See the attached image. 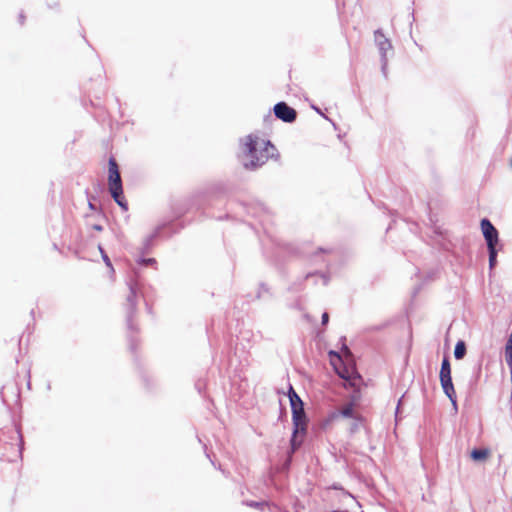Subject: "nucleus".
Wrapping results in <instances>:
<instances>
[{
  "label": "nucleus",
  "mask_w": 512,
  "mask_h": 512,
  "mask_svg": "<svg viewBox=\"0 0 512 512\" xmlns=\"http://www.w3.org/2000/svg\"><path fill=\"white\" fill-rule=\"evenodd\" d=\"M292 410V422H293V434L291 438L292 451H295L303 442L307 426L308 419L304 410V407H298Z\"/></svg>",
  "instance_id": "obj_4"
},
{
  "label": "nucleus",
  "mask_w": 512,
  "mask_h": 512,
  "mask_svg": "<svg viewBox=\"0 0 512 512\" xmlns=\"http://www.w3.org/2000/svg\"><path fill=\"white\" fill-rule=\"evenodd\" d=\"M329 321V314L327 312H324L322 314V324L326 325Z\"/></svg>",
  "instance_id": "obj_14"
},
{
  "label": "nucleus",
  "mask_w": 512,
  "mask_h": 512,
  "mask_svg": "<svg viewBox=\"0 0 512 512\" xmlns=\"http://www.w3.org/2000/svg\"><path fill=\"white\" fill-rule=\"evenodd\" d=\"M135 296V292L133 290H131V297H134Z\"/></svg>",
  "instance_id": "obj_18"
},
{
  "label": "nucleus",
  "mask_w": 512,
  "mask_h": 512,
  "mask_svg": "<svg viewBox=\"0 0 512 512\" xmlns=\"http://www.w3.org/2000/svg\"><path fill=\"white\" fill-rule=\"evenodd\" d=\"M440 382L444 393L453 403H455L456 392L452 383L450 362L447 357H445L442 361L440 369Z\"/></svg>",
  "instance_id": "obj_5"
},
{
  "label": "nucleus",
  "mask_w": 512,
  "mask_h": 512,
  "mask_svg": "<svg viewBox=\"0 0 512 512\" xmlns=\"http://www.w3.org/2000/svg\"><path fill=\"white\" fill-rule=\"evenodd\" d=\"M288 396H289V400H290L291 409H295L298 407H304V404H303L301 398L295 392L293 387H290Z\"/></svg>",
  "instance_id": "obj_11"
},
{
  "label": "nucleus",
  "mask_w": 512,
  "mask_h": 512,
  "mask_svg": "<svg viewBox=\"0 0 512 512\" xmlns=\"http://www.w3.org/2000/svg\"><path fill=\"white\" fill-rule=\"evenodd\" d=\"M16 440L17 443L11 444L12 455L3 454V458L7 461L12 462L22 458V438L18 432L16 433Z\"/></svg>",
  "instance_id": "obj_8"
},
{
  "label": "nucleus",
  "mask_w": 512,
  "mask_h": 512,
  "mask_svg": "<svg viewBox=\"0 0 512 512\" xmlns=\"http://www.w3.org/2000/svg\"><path fill=\"white\" fill-rule=\"evenodd\" d=\"M274 113L278 119L288 123L293 122L297 117L295 109L288 106L285 102L277 103L274 106Z\"/></svg>",
  "instance_id": "obj_6"
},
{
  "label": "nucleus",
  "mask_w": 512,
  "mask_h": 512,
  "mask_svg": "<svg viewBox=\"0 0 512 512\" xmlns=\"http://www.w3.org/2000/svg\"><path fill=\"white\" fill-rule=\"evenodd\" d=\"M288 396H289V400H290L291 409H295L298 407H304V404H303L301 398L295 392L293 387H290Z\"/></svg>",
  "instance_id": "obj_10"
},
{
  "label": "nucleus",
  "mask_w": 512,
  "mask_h": 512,
  "mask_svg": "<svg viewBox=\"0 0 512 512\" xmlns=\"http://www.w3.org/2000/svg\"><path fill=\"white\" fill-rule=\"evenodd\" d=\"M19 21H20V23H21V24H23V23H24V21H25V16H24L23 14H20V15H19Z\"/></svg>",
  "instance_id": "obj_15"
},
{
  "label": "nucleus",
  "mask_w": 512,
  "mask_h": 512,
  "mask_svg": "<svg viewBox=\"0 0 512 512\" xmlns=\"http://www.w3.org/2000/svg\"><path fill=\"white\" fill-rule=\"evenodd\" d=\"M466 353V345L463 341L457 342L455 349H454V355L456 359H462L465 356Z\"/></svg>",
  "instance_id": "obj_12"
},
{
  "label": "nucleus",
  "mask_w": 512,
  "mask_h": 512,
  "mask_svg": "<svg viewBox=\"0 0 512 512\" xmlns=\"http://www.w3.org/2000/svg\"><path fill=\"white\" fill-rule=\"evenodd\" d=\"M108 188L114 201L124 210L128 209L123 195L122 181L116 159L111 156L108 161Z\"/></svg>",
  "instance_id": "obj_3"
},
{
  "label": "nucleus",
  "mask_w": 512,
  "mask_h": 512,
  "mask_svg": "<svg viewBox=\"0 0 512 512\" xmlns=\"http://www.w3.org/2000/svg\"><path fill=\"white\" fill-rule=\"evenodd\" d=\"M331 364L333 365L336 373L344 380L343 386L345 388L353 389V394L350 396L349 402L345 403L338 409L332 411L328 415V421L334 422L340 418H351L361 420V416L356 410L361 395V389L364 386L362 377L358 374L355 366L352 364H345L340 355L331 352Z\"/></svg>",
  "instance_id": "obj_1"
},
{
  "label": "nucleus",
  "mask_w": 512,
  "mask_h": 512,
  "mask_svg": "<svg viewBox=\"0 0 512 512\" xmlns=\"http://www.w3.org/2000/svg\"><path fill=\"white\" fill-rule=\"evenodd\" d=\"M386 66H387V62L385 60L383 63V66H382V70H383L384 74H386Z\"/></svg>",
  "instance_id": "obj_16"
},
{
  "label": "nucleus",
  "mask_w": 512,
  "mask_h": 512,
  "mask_svg": "<svg viewBox=\"0 0 512 512\" xmlns=\"http://www.w3.org/2000/svg\"><path fill=\"white\" fill-rule=\"evenodd\" d=\"M488 250H489V264H490V267L492 268L496 263V256H497L496 246H488Z\"/></svg>",
  "instance_id": "obj_13"
},
{
  "label": "nucleus",
  "mask_w": 512,
  "mask_h": 512,
  "mask_svg": "<svg viewBox=\"0 0 512 512\" xmlns=\"http://www.w3.org/2000/svg\"><path fill=\"white\" fill-rule=\"evenodd\" d=\"M243 152L247 160L245 167L256 169L275 156L276 148L269 140L250 134L243 140Z\"/></svg>",
  "instance_id": "obj_2"
},
{
  "label": "nucleus",
  "mask_w": 512,
  "mask_h": 512,
  "mask_svg": "<svg viewBox=\"0 0 512 512\" xmlns=\"http://www.w3.org/2000/svg\"><path fill=\"white\" fill-rule=\"evenodd\" d=\"M481 230L487 246H496L498 243V231L488 219H482Z\"/></svg>",
  "instance_id": "obj_7"
},
{
  "label": "nucleus",
  "mask_w": 512,
  "mask_h": 512,
  "mask_svg": "<svg viewBox=\"0 0 512 512\" xmlns=\"http://www.w3.org/2000/svg\"><path fill=\"white\" fill-rule=\"evenodd\" d=\"M490 455L491 451L488 448L473 449L470 454L474 461H485L490 457Z\"/></svg>",
  "instance_id": "obj_9"
},
{
  "label": "nucleus",
  "mask_w": 512,
  "mask_h": 512,
  "mask_svg": "<svg viewBox=\"0 0 512 512\" xmlns=\"http://www.w3.org/2000/svg\"><path fill=\"white\" fill-rule=\"evenodd\" d=\"M104 260H105V262H106L108 265H110V261H109V258H108L107 256H105V257H104Z\"/></svg>",
  "instance_id": "obj_17"
}]
</instances>
